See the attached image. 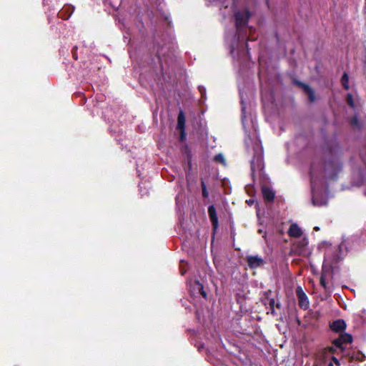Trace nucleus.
<instances>
[{
    "label": "nucleus",
    "instance_id": "f257e3e1",
    "mask_svg": "<svg viewBox=\"0 0 366 366\" xmlns=\"http://www.w3.org/2000/svg\"><path fill=\"white\" fill-rule=\"evenodd\" d=\"M342 163L336 155V151L335 150H331V157H330L324 164H321L316 160L312 162L310 169V176L312 192V202L313 205L321 207L326 205L327 203V199H320L315 193L316 181L319 176L324 174L326 178L335 179L337 174L342 170Z\"/></svg>",
    "mask_w": 366,
    "mask_h": 366
},
{
    "label": "nucleus",
    "instance_id": "f03ea898",
    "mask_svg": "<svg viewBox=\"0 0 366 366\" xmlns=\"http://www.w3.org/2000/svg\"><path fill=\"white\" fill-rule=\"evenodd\" d=\"M341 245L332 246L327 244L325 251L324 262L320 276V285L326 292L332 290L333 269L336 264L342 259L340 256Z\"/></svg>",
    "mask_w": 366,
    "mask_h": 366
},
{
    "label": "nucleus",
    "instance_id": "7ed1b4c3",
    "mask_svg": "<svg viewBox=\"0 0 366 366\" xmlns=\"http://www.w3.org/2000/svg\"><path fill=\"white\" fill-rule=\"evenodd\" d=\"M253 148V157L251 160V172L252 177H254L256 173L259 175L262 174L264 168L263 159V149L259 139H254L252 143Z\"/></svg>",
    "mask_w": 366,
    "mask_h": 366
},
{
    "label": "nucleus",
    "instance_id": "20e7f679",
    "mask_svg": "<svg viewBox=\"0 0 366 366\" xmlns=\"http://www.w3.org/2000/svg\"><path fill=\"white\" fill-rule=\"evenodd\" d=\"M235 25L237 28V36L238 41H240V35L246 29L247 22L250 17V13L247 10L238 11L234 14Z\"/></svg>",
    "mask_w": 366,
    "mask_h": 366
},
{
    "label": "nucleus",
    "instance_id": "39448f33",
    "mask_svg": "<svg viewBox=\"0 0 366 366\" xmlns=\"http://www.w3.org/2000/svg\"><path fill=\"white\" fill-rule=\"evenodd\" d=\"M308 244L307 238L304 237L292 243L291 251L297 255H305L307 252Z\"/></svg>",
    "mask_w": 366,
    "mask_h": 366
},
{
    "label": "nucleus",
    "instance_id": "423d86ee",
    "mask_svg": "<svg viewBox=\"0 0 366 366\" xmlns=\"http://www.w3.org/2000/svg\"><path fill=\"white\" fill-rule=\"evenodd\" d=\"M297 295L299 301V306L303 309L307 310L310 306V302L306 294L302 291V288L299 287L297 289Z\"/></svg>",
    "mask_w": 366,
    "mask_h": 366
},
{
    "label": "nucleus",
    "instance_id": "0eeeda50",
    "mask_svg": "<svg viewBox=\"0 0 366 366\" xmlns=\"http://www.w3.org/2000/svg\"><path fill=\"white\" fill-rule=\"evenodd\" d=\"M208 214L212 224L213 232L214 233L218 228L219 222L216 209L214 205H210L208 207Z\"/></svg>",
    "mask_w": 366,
    "mask_h": 366
},
{
    "label": "nucleus",
    "instance_id": "6e6552de",
    "mask_svg": "<svg viewBox=\"0 0 366 366\" xmlns=\"http://www.w3.org/2000/svg\"><path fill=\"white\" fill-rule=\"evenodd\" d=\"M270 293V291L266 293V297L264 300V304L265 305H268L269 307V311L268 312V313L270 312L272 315H276L274 307H276L278 309L280 308V303L276 302L274 298L269 297V294Z\"/></svg>",
    "mask_w": 366,
    "mask_h": 366
},
{
    "label": "nucleus",
    "instance_id": "1a4fd4ad",
    "mask_svg": "<svg viewBox=\"0 0 366 366\" xmlns=\"http://www.w3.org/2000/svg\"><path fill=\"white\" fill-rule=\"evenodd\" d=\"M247 262L250 268L255 269L263 264L264 259L257 255H249L247 257Z\"/></svg>",
    "mask_w": 366,
    "mask_h": 366
},
{
    "label": "nucleus",
    "instance_id": "9d476101",
    "mask_svg": "<svg viewBox=\"0 0 366 366\" xmlns=\"http://www.w3.org/2000/svg\"><path fill=\"white\" fill-rule=\"evenodd\" d=\"M330 327L335 332H342L346 328V323L343 320L338 319L331 322Z\"/></svg>",
    "mask_w": 366,
    "mask_h": 366
},
{
    "label": "nucleus",
    "instance_id": "9b49d317",
    "mask_svg": "<svg viewBox=\"0 0 366 366\" xmlns=\"http://www.w3.org/2000/svg\"><path fill=\"white\" fill-rule=\"evenodd\" d=\"M302 229L298 226V224L297 223H292L288 231H287V234L290 237H294V238H300L302 237Z\"/></svg>",
    "mask_w": 366,
    "mask_h": 366
},
{
    "label": "nucleus",
    "instance_id": "f8f14e48",
    "mask_svg": "<svg viewBox=\"0 0 366 366\" xmlns=\"http://www.w3.org/2000/svg\"><path fill=\"white\" fill-rule=\"evenodd\" d=\"M262 192L264 197V199L266 202H273L275 196L274 192L269 187L263 186L262 187Z\"/></svg>",
    "mask_w": 366,
    "mask_h": 366
},
{
    "label": "nucleus",
    "instance_id": "ddd939ff",
    "mask_svg": "<svg viewBox=\"0 0 366 366\" xmlns=\"http://www.w3.org/2000/svg\"><path fill=\"white\" fill-rule=\"evenodd\" d=\"M298 84L300 86H302L303 88V89L305 90V92L307 94L309 101L310 102H314L315 97V94H314L313 90L308 85L305 84L303 83L298 82Z\"/></svg>",
    "mask_w": 366,
    "mask_h": 366
},
{
    "label": "nucleus",
    "instance_id": "4468645a",
    "mask_svg": "<svg viewBox=\"0 0 366 366\" xmlns=\"http://www.w3.org/2000/svg\"><path fill=\"white\" fill-rule=\"evenodd\" d=\"M177 128L180 130L185 129V117L182 111H181L177 117Z\"/></svg>",
    "mask_w": 366,
    "mask_h": 366
},
{
    "label": "nucleus",
    "instance_id": "2eb2a0df",
    "mask_svg": "<svg viewBox=\"0 0 366 366\" xmlns=\"http://www.w3.org/2000/svg\"><path fill=\"white\" fill-rule=\"evenodd\" d=\"M343 344H348L352 342V336L348 333L343 332L340 335Z\"/></svg>",
    "mask_w": 366,
    "mask_h": 366
},
{
    "label": "nucleus",
    "instance_id": "dca6fc26",
    "mask_svg": "<svg viewBox=\"0 0 366 366\" xmlns=\"http://www.w3.org/2000/svg\"><path fill=\"white\" fill-rule=\"evenodd\" d=\"M352 241L357 242L359 244H365L366 243V232L362 233L360 237H357V235L352 237Z\"/></svg>",
    "mask_w": 366,
    "mask_h": 366
},
{
    "label": "nucleus",
    "instance_id": "f3484780",
    "mask_svg": "<svg viewBox=\"0 0 366 366\" xmlns=\"http://www.w3.org/2000/svg\"><path fill=\"white\" fill-rule=\"evenodd\" d=\"M341 83L345 89L348 90L350 89L349 86V76L345 72L341 78Z\"/></svg>",
    "mask_w": 366,
    "mask_h": 366
},
{
    "label": "nucleus",
    "instance_id": "a211bd4d",
    "mask_svg": "<svg viewBox=\"0 0 366 366\" xmlns=\"http://www.w3.org/2000/svg\"><path fill=\"white\" fill-rule=\"evenodd\" d=\"M201 186H202V196L204 198H207L209 197V192L207 189V186L204 181L201 182Z\"/></svg>",
    "mask_w": 366,
    "mask_h": 366
},
{
    "label": "nucleus",
    "instance_id": "6ab92c4d",
    "mask_svg": "<svg viewBox=\"0 0 366 366\" xmlns=\"http://www.w3.org/2000/svg\"><path fill=\"white\" fill-rule=\"evenodd\" d=\"M347 103L348 104V105L352 107V108H354L355 107V102H354V100H353V97H352V95L351 94H347Z\"/></svg>",
    "mask_w": 366,
    "mask_h": 366
},
{
    "label": "nucleus",
    "instance_id": "aec40b11",
    "mask_svg": "<svg viewBox=\"0 0 366 366\" xmlns=\"http://www.w3.org/2000/svg\"><path fill=\"white\" fill-rule=\"evenodd\" d=\"M332 344L334 345V346H335L336 347H338V348H342V342L340 339V337H339L338 338L332 341Z\"/></svg>",
    "mask_w": 366,
    "mask_h": 366
},
{
    "label": "nucleus",
    "instance_id": "412c9836",
    "mask_svg": "<svg viewBox=\"0 0 366 366\" xmlns=\"http://www.w3.org/2000/svg\"><path fill=\"white\" fill-rule=\"evenodd\" d=\"M214 161L221 164H224V158L222 154H218L214 156Z\"/></svg>",
    "mask_w": 366,
    "mask_h": 366
},
{
    "label": "nucleus",
    "instance_id": "4be33fe9",
    "mask_svg": "<svg viewBox=\"0 0 366 366\" xmlns=\"http://www.w3.org/2000/svg\"><path fill=\"white\" fill-rule=\"evenodd\" d=\"M332 362H330L329 364H328V366H334V364L336 365V366H340V360L336 358L335 357H332Z\"/></svg>",
    "mask_w": 366,
    "mask_h": 366
},
{
    "label": "nucleus",
    "instance_id": "5701e85b",
    "mask_svg": "<svg viewBox=\"0 0 366 366\" xmlns=\"http://www.w3.org/2000/svg\"><path fill=\"white\" fill-rule=\"evenodd\" d=\"M350 123H351V124L352 126L356 127H359L358 119H357V117L356 116L353 117L351 119Z\"/></svg>",
    "mask_w": 366,
    "mask_h": 366
},
{
    "label": "nucleus",
    "instance_id": "b1692460",
    "mask_svg": "<svg viewBox=\"0 0 366 366\" xmlns=\"http://www.w3.org/2000/svg\"><path fill=\"white\" fill-rule=\"evenodd\" d=\"M253 31H254V29H253L252 27H250L249 28V35L247 39V41H255L257 39V37L254 36L252 34Z\"/></svg>",
    "mask_w": 366,
    "mask_h": 366
},
{
    "label": "nucleus",
    "instance_id": "393cba45",
    "mask_svg": "<svg viewBox=\"0 0 366 366\" xmlns=\"http://www.w3.org/2000/svg\"><path fill=\"white\" fill-rule=\"evenodd\" d=\"M184 261H181L180 273L182 275H184L187 272L186 269L184 268Z\"/></svg>",
    "mask_w": 366,
    "mask_h": 366
},
{
    "label": "nucleus",
    "instance_id": "a878e982",
    "mask_svg": "<svg viewBox=\"0 0 366 366\" xmlns=\"http://www.w3.org/2000/svg\"><path fill=\"white\" fill-rule=\"evenodd\" d=\"M199 92L201 93L202 98L204 97V95L205 94L206 89L203 86H199L198 87Z\"/></svg>",
    "mask_w": 366,
    "mask_h": 366
},
{
    "label": "nucleus",
    "instance_id": "bb28decb",
    "mask_svg": "<svg viewBox=\"0 0 366 366\" xmlns=\"http://www.w3.org/2000/svg\"><path fill=\"white\" fill-rule=\"evenodd\" d=\"M185 131L184 129V130H181V134H180V140L181 141H183L184 139H185Z\"/></svg>",
    "mask_w": 366,
    "mask_h": 366
},
{
    "label": "nucleus",
    "instance_id": "cd10ccee",
    "mask_svg": "<svg viewBox=\"0 0 366 366\" xmlns=\"http://www.w3.org/2000/svg\"><path fill=\"white\" fill-rule=\"evenodd\" d=\"M68 9H69V10L71 9V11H70V14L68 15V16L66 17V19H68L71 16V14L74 12V8L73 6H68Z\"/></svg>",
    "mask_w": 366,
    "mask_h": 366
},
{
    "label": "nucleus",
    "instance_id": "c85d7f7f",
    "mask_svg": "<svg viewBox=\"0 0 366 366\" xmlns=\"http://www.w3.org/2000/svg\"><path fill=\"white\" fill-rule=\"evenodd\" d=\"M199 286H200V290H202L201 293H202V296H203L204 297H207V294H206V292L203 290L202 285H200Z\"/></svg>",
    "mask_w": 366,
    "mask_h": 366
},
{
    "label": "nucleus",
    "instance_id": "c756f323",
    "mask_svg": "<svg viewBox=\"0 0 366 366\" xmlns=\"http://www.w3.org/2000/svg\"><path fill=\"white\" fill-rule=\"evenodd\" d=\"M234 50H235V49H234V46H231V54H234Z\"/></svg>",
    "mask_w": 366,
    "mask_h": 366
},
{
    "label": "nucleus",
    "instance_id": "7c9ffc66",
    "mask_svg": "<svg viewBox=\"0 0 366 366\" xmlns=\"http://www.w3.org/2000/svg\"><path fill=\"white\" fill-rule=\"evenodd\" d=\"M327 350H328V351H329V352H334V350H334V348H333V347H328V348H327Z\"/></svg>",
    "mask_w": 366,
    "mask_h": 366
},
{
    "label": "nucleus",
    "instance_id": "2f4dec72",
    "mask_svg": "<svg viewBox=\"0 0 366 366\" xmlns=\"http://www.w3.org/2000/svg\"><path fill=\"white\" fill-rule=\"evenodd\" d=\"M245 46H246V49H247V54L249 55V47H248V44H247V43H246V45H245Z\"/></svg>",
    "mask_w": 366,
    "mask_h": 366
},
{
    "label": "nucleus",
    "instance_id": "473e14b6",
    "mask_svg": "<svg viewBox=\"0 0 366 366\" xmlns=\"http://www.w3.org/2000/svg\"><path fill=\"white\" fill-rule=\"evenodd\" d=\"M252 202H253V201H252V200H251V199H249V201H247V203H248L249 204H251Z\"/></svg>",
    "mask_w": 366,
    "mask_h": 366
},
{
    "label": "nucleus",
    "instance_id": "72a5a7b5",
    "mask_svg": "<svg viewBox=\"0 0 366 366\" xmlns=\"http://www.w3.org/2000/svg\"><path fill=\"white\" fill-rule=\"evenodd\" d=\"M62 13H63V11H61V12H59V16H60L61 17L64 18V17H63V16H62Z\"/></svg>",
    "mask_w": 366,
    "mask_h": 366
},
{
    "label": "nucleus",
    "instance_id": "f704fd0d",
    "mask_svg": "<svg viewBox=\"0 0 366 366\" xmlns=\"http://www.w3.org/2000/svg\"><path fill=\"white\" fill-rule=\"evenodd\" d=\"M244 110H245V108H244V107H243V108L242 109V113H244Z\"/></svg>",
    "mask_w": 366,
    "mask_h": 366
},
{
    "label": "nucleus",
    "instance_id": "c9c22d12",
    "mask_svg": "<svg viewBox=\"0 0 366 366\" xmlns=\"http://www.w3.org/2000/svg\"><path fill=\"white\" fill-rule=\"evenodd\" d=\"M245 118L244 115H242V122L244 121V119Z\"/></svg>",
    "mask_w": 366,
    "mask_h": 366
},
{
    "label": "nucleus",
    "instance_id": "e433bc0d",
    "mask_svg": "<svg viewBox=\"0 0 366 366\" xmlns=\"http://www.w3.org/2000/svg\"><path fill=\"white\" fill-rule=\"evenodd\" d=\"M315 229L316 230H319V227H316Z\"/></svg>",
    "mask_w": 366,
    "mask_h": 366
},
{
    "label": "nucleus",
    "instance_id": "4c0bfd02",
    "mask_svg": "<svg viewBox=\"0 0 366 366\" xmlns=\"http://www.w3.org/2000/svg\"><path fill=\"white\" fill-rule=\"evenodd\" d=\"M267 5L269 6V1L266 0Z\"/></svg>",
    "mask_w": 366,
    "mask_h": 366
},
{
    "label": "nucleus",
    "instance_id": "58836bf2",
    "mask_svg": "<svg viewBox=\"0 0 366 366\" xmlns=\"http://www.w3.org/2000/svg\"><path fill=\"white\" fill-rule=\"evenodd\" d=\"M159 55H160V51H157Z\"/></svg>",
    "mask_w": 366,
    "mask_h": 366
}]
</instances>
